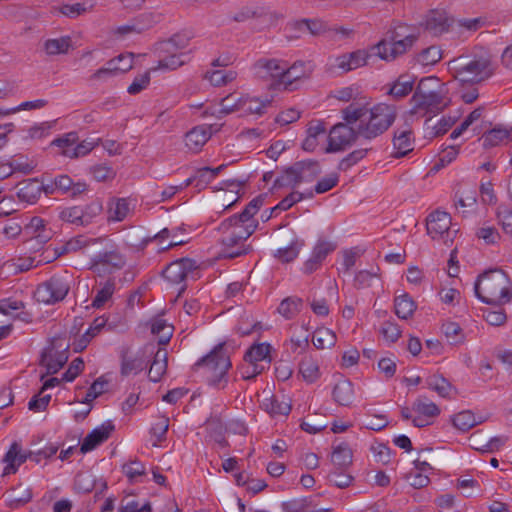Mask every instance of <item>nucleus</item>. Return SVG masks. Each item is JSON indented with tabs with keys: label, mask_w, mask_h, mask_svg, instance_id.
<instances>
[{
	"label": "nucleus",
	"mask_w": 512,
	"mask_h": 512,
	"mask_svg": "<svg viewBox=\"0 0 512 512\" xmlns=\"http://www.w3.org/2000/svg\"><path fill=\"white\" fill-rule=\"evenodd\" d=\"M114 430V425L109 423L103 424L100 427L93 429L84 439L81 444L80 450L82 453L89 452L95 449L98 445L106 441L111 432Z\"/></svg>",
	"instance_id": "f3484780"
},
{
	"label": "nucleus",
	"mask_w": 512,
	"mask_h": 512,
	"mask_svg": "<svg viewBox=\"0 0 512 512\" xmlns=\"http://www.w3.org/2000/svg\"><path fill=\"white\" fill-rule=\"evenodd\" d=\"M474 291L482 302L489 305L501 306L512 300V282L501 269H491L480 275Z\"/></svg>",
	"instance_id": "39448f33"
},
{
	"label": "nucleus",
	"mask_w": 512,
	"mask_h": 512,
	"mask_svg": "<svg viewBox=\"0 0 512 512\" xmlns=\"http://www.w3.org/2000/svg\"><path fill=\"white\" fill-rule=\"evenodd\" d=\"M410 103L411 116L425 117L443 111L449 104V98L440 80L431 76L419 81Z\"/></svg>",
	"instance_id": "7ed1b4c3"
},
{
	"label": "nucleus",
	"mask_w": 512,
	"mask_h": 512,
	"mask_svg": "<svg viewBox=\"0 0 512 512\" xmlns=\"http://www.w3.org/2000/svg\"><path fill=\"white\" fill-rule=\"evenodd\" d=\"M178 231L181 232L182 229L181 228H176V229L164 228L157 234L144 238L142 241V247H145L149 242H153V241L157 242L159 246H163L164 242L167 239L175 238V236H177Z\"/></svg>",
	"instance_id": "680f3d73"
},
{
	"label": "nucleus",
	"mask_w": 512,
	"mask_h": 512,
	"mask_svg": "<svg viewBox=\"0 0 512 512\" xmlns=\"http://www.w3.org/2000/svg\"><path fill=\"white\" fill-rule=\"evenodd\" d=\"M43 191V184L37 179H28L20 183L17 196L21 201L35 203Z\"/></svg>",
	"instance_id": "412c9836"
},
{
	"label": "nucleus",
	"mask_w": 512,
	"mask_h": 512,
	"mask_svg": "<svg viewBox=\"0 0 512 512\" xmlns=\"http://www.w3.org/2000/svg\"><path fill=\"white\" fill-rule=\"evenodd\" d=\"M426 384L429 389L435 391L443 398L450 397L451 392L454 390L453 385L440 374H433L427 377Z\"/></svg>",
	"instance_id": "7c9ffc66"
},
{
	"label": "nucleus",
	"mask_w": 512,
	"mask_h": 512,
	"mask_svg": "<svg viewBox=\"0 0 512 512\" xmlns=\"http://www.w3.org/2000/svg\"><path fill=\"white\" fill-rule=\"evenodd\" d=\"M158 53L159 62L158 66L151 68V71L156 70H175L181 67L184 64V61L181 57L184 55L179 52H170V53Z\"/></svg>",
	"instance_id": "473e14b6"
},
{
	"label": "nucleus",
	"mask_w": 512,
	"mask_h": 512,
	"mask_svg": "<svg viewBox=\"0 0 512 512\" xmlns=\"http://www.w3.org/2000/svg\"><path fill=\"white\" fill-rule=\"evenodd\" d=\"M257 225L258 223L255 222L247 225L232 224L229 222V218L223 221L220 226V230L224 233L221 239L223 245L221 256L233 259L247 254L248 249L244 247L243 242L254 233Z\"/></svg>",
	"instance_id": "0eeeda50"
},
{
	"label": "nucleus",
	"mask_w": 512,
	"mask_h": 512,
	"mask_svg": "<svg viewBox=\"0 0 512 512\" xmlns=\"http://www.w3.org/2000/svg\"><path fill=\"white\" fill-rule=\"evenodd\" d=\"M71 46V38L69 36H64L46 40L44 43V50L47 55L55 56L59 54H66Z\"/></svg>",
	"instance_id": "c9c22d12"
},
{
	"label": "nucleus",
	"mask_w": 512,
	"mask_h": 512,
	"mask_svg": "<svg viewBox=\"0 0 512 512\" xmlns=\"http://www.w3.org/2000/svg\"><path fill=\"white\" fill-rule=\"evenodd\" d=\"M333 397L340 405H350L354 398L353 384L347 379L339 381L333 389Z\"/></svg>",
	"instance_id": "c756f323"
},
{
	"label": "nucleus",
	"mask_w": 512,
	"mask_h": 512,
	"mask_svg": "<svg viewBox=\"0 0 512 512\" xmlns=\"http://www.w3.org/2000/svg\"><path fill=\"white\" fill-rule=\"evenodd\" d=\"M349 106L353 122L357 124L358 134L365 140H372L385 133L396 119V109L386 103L372 107L359 103Z\"/></svg>",
	"instance_id": "f257e3e1"
},
{
	"label": "nucleus",
	"mask_w": 512,
	"mask_h": 512,
	"mask_svg": "<svg viewBox=\"0 0 512 512\" xmlns=\"http://www.w3.org/2000/svg\"><path fill=\"white\" fill-rule=\"evenodd\" d=\"M239 105L241 113L245 115H262L265 112V109L271 105V100H262L258 97L245 95L242 96V100L240 101Z\"/></svg>",
	"instance_id": "393cba45"
},
{
	"label": "nucleus",
	"mask_w": 512,
	"mask_h": 512,
	"mask_svg": "<svg viewBox=\"0 0 512 512\" xmlns=\"http://www.w3.org/2000/svg\"><path fill=\"white\" fill-rule=\"evenodd\" d=\"M204 78L214 86H223L237 78V72L233 70H214L205 73Z\"/></svg>",
	"instance_id": "49530a36"
},
{
	"label": "nucleus",
	"mask_w": 512,
	"mask_h": 512,
	"mask_svg": "<svg viewBox=\"0 0 512 512\" xmlns=\"http://www.w3.org/2000/svg\"><path fill=\"white\" fill-rule=\"evenodd\" d=\"M210 129L205 126H197L186 133L185 145L186 147L196 153L201 150L204 144L210 138Z\"/></svg>",
	"instance_id": "4be33fe9"
},
{
	"label": "nucleus",
	"mask_w": 512,
	"mask_h": 512,
	"mask_svg": "<svg viewBox=\"0 0 512 512\" xmlns=\"http://www.w3.org/2000/svg\"><path fill=\"white\" fill-rule=\"evenodd\" d=\"M314 70L311 62L296 61L288 66L285 63L283 78L280 80L281 88L292 91L297 88L296 84L304 79H308Z\"/></svg>",
	"instance_id": "9b49d317"
},
{
	"label": "nucleus",
	"mask_w": 512,
	"mask_h": 512,
	"mask_svg": "<svg viewBox=\"0 0 512 512\" xmlns=\"http://www.w3.org/2000/svg\"><path fill=\"white\" fill-rule=\"evenodd\" d=\"M336 340L335 333L325 327L318 328L312 336L313 345L317 349L331 348L335 345Z\"/></svg>",
	"instance_id": "a19ab883"
},
{
	"label": "nucleus",
	"mask_w": 512,
	"mask_h": 512,
	"mask_svg": "<svg viewBox=\"0 0 512 512\" xmlns=\"http://www.w3.org/2000/svg\"><path fill=\"white\" fill-rule=\"evenodd\" d=\"M477 423L474 414L469 410L462 411L453 418V425L463 432L473 428Z\"/></svg>",
	"instance_id": "864d4df0"
},
{
	"label": "nucleus",
	"mask_w": 512,
	"mask_h": 512,
	"mask_svg": "<svg viewBox=\"0 0 512 512\" xmlns=\"http://www.w3.org/2000/svg\"><path fill=\"white\" fill-rule=\"evenodd\" d=\"M241 100L242 96H238L236 94H230L224 97L220 102V112L225 114L241 112L239 105Z\"/></svg>",
	"instance_id": "0e129e2a"
},
{
	"label": "nucleus",
	"mask_w": 512,
	"mask_h": 512,
	"mask_svg": "<svg viewBox=\"0 0 512 512\" xmlns=\"http://www.w3.org/2000/svg\"><path fill=\"white\" fill-rule=\"evenodd\" d=\"M144 368V361L141 357L133 355L129 352L122 354L121 374L128 376L130 374H137Z\"/></svg>",
	"instance_id": "58836bf2"
},
{
	"label": "nucleus",
	"mask_w": 512,
	"mask_h": 512,
	"mask_svg": "<svg viewBox=\"0 0 512 512\" xmlns=\"http://www.w3.org/2000/svg\"><path fill=\"white\" fill-rule=\"evenodd\" d=\"M196 367L204 370L205 377L210 386L224 389L228 383V370L231 367L230 357L224 344H218L208 355L200 359Z\"/></svg>",
	"instance_id": "423d86ee"
},
{
	"label": "nucleus",
	"mask_w": 512,
	"mask_h": 512,
	"mask_svg": "<svg viewBox=\"0 0 512 512\" xmlns=\"http://www.w3.org/2000/svg\"><path fill=\"white\" fill-rule=\"evenodd\" d=\"M271 346L266 343L256 344L251 346L244 355V361L254 364L268 360L270 361Z\"/></svg>",
	"instance_id": "ea45409f"
},
{
	"label": "nucleus",
	"mask_w": 512,
	"mask_h": 512,
	"mask_svg": "<svg viewBox=\"0 0 512 512\" xmlns=\"http://www.w3.org/2000/svg\"><path fill=\"white\" fill-rule=\"evenodd\" d=\"M414 80L408 75H401L389 89V94L396 99H401L413 90Z\"/></svg>",
	"instance_id": "4c0bfd02"
},
{
	"label": "nucleus",
	"mask_w": 512,
	"mask_h": 512,
	"mask_svg": "<svg viewBox=\"0 0 512 512\" xmlns=\"http://www.w3.org/2000/svg\"><path fill=\"white\" fill-rule=\"evenodd\" d=\"M453 20L444 10H430L420 22L419 26L432 36H440L448 32Z\"/></svg>",
	"instance_id": "ddd939ff"
},
{
	"label": "nucleus",
	"mask_w": 512,
	"mask_h": 512,
	"mask_svg": "<svg viewBox=\"0 0 512 512\" xmlns=\"http://www.w3.org/2000/svg\"><path fill=\"white\" fill-rule=\"evenodd\" d=\"M413 139L412 132L410 130H397L393 138V146L395 152L393 156L396 158L405 156L407 153L413 150L412 147Z\"/></svg>",
	"instance_id": "a878e982"
},
{
	"label": "nucleus",
	"mask_w": 512,
	"mask_h": 512,
	"mask_svg": "<svg viewBox=\"0 0 512 512\" xmlns=\"http://www.w3.org/2000/svg\"><path fill=\"white\" fill-rule=\"evenodd\" d=\"M168 363V352L164 348H158L148 371V377L153 382L161 380L166 373Z\"/></svg>",
	"instance_id": "b1692460"
},
{
	"label": "nucleus",
	"mask_w": 512,
	"mask_h": 512,
	"mask_svg": "<svg viewBox=\"0 0 512 512\" xmlns=\"http://www.w3.org/2000/svg\"><path fill=\"white\" fill-rule=\"evenodd\" d=\"M442 58V53L439 47L430 46L423 49L417 56V61L422 65H434Z\"/></svg>",
	"instance_id": "5fc2aeb1"
},
{
	"label": "nucleus",
	"mask_w": 512,
	"mask_h": 512,
	"mask_svg": "<svg viewBox=\"0 0 512 512\" xmlns=\"http://www.w3.org/2000/svg\"><path fill=\"white\" fill-rule=\"evenodd\" d=\"M339 182V176L337 173H331L329 175H326L322 179H320L316 185L314 186V189H311L313 191V194H323L325 192H328L332 188H334Z\"/></svg>",
	"instance_id": "e2e57ef3"
},
{
	"label": "nucleus",
	"mask_w": 512,
	"mask_h": 512,
	"mask_svg": "<svg viewBox=\"0 0 512 512\" xmlns=\"http://www.w3.org/2000/svg\"><path fill=\"white\" fill-rule=\"evenodd\" d=\"M295 26L297 29H301L303 26H306L308 31L314 35H320L326 31L325 24L317 19L311 20V19H303L301 21H298L295 23Z\"/></svg>",
	"instance_id": "774afa93"
},
{
	"label": "nucleus",
	"mask_w": 512,
	"mask_h": 512,
	"mask_svg": "<svg viewBox=\"0 0 512 512\" xmlns=\"http://www.w3.org/2000/svg\"><path fill=\"white\" fill-rule=\"evenodd\" d=\"M117 61L114 62L109 60L104 67L98 69L95 71L91 77L90 80L92 81H107L110 78L118 76L117 67H116Z\"/></svg>",
	"instance_id": "13d9d810"
},
{
	"label": "nucleus",
	"mask_w": 512,
	"mask_h": 512,
	"mask_svg": "<svg viewBox=\"0 0 512 512\" xmlns=\"http://www.w3.org/2000/svg\"><path fill=\"white\" fill-rule=\"evenodd\" d=\"M496 217L503 231L507 234H512V209L507 205L501 204L497 207Z\"/></svg>",
	"instance_id": "4d7b16f0"
},
{
	"label": "nucleus",
	"mask_w": 512,
	"mask_h": 512,
	"mask_svg": "<svg viewBox=\"0 0 512 512\" xmlns=\"http://www.w3.org/2000/svg\"><path fill=\"white\" fill-rule=\"evenodd\" d=\"M302 245L303 244L299 241H293L288 247L279 248L275 253V257L278 258L281 262H290L298 256L300 247Z\"/></svg>",
	"instance_id": "bf43d9fd"
},
{
	"label": "nucleus",
	"mask_w": 512,
	"mask_h": 512,
	"mask_svg": "<svg viewBox=\"0 0 512 512\" xmlns=\"http://www.w3.org/2000/svg\"><path fill=\"white\" fill-rule=\"evenodd\" d=\"M394 308L396 315L406 320L413 315L416 305L408 294H403L395 298Z\"/></svg>",
	"instance_id": "37998d69"
},
{
	"label": "nucleus",
	"mask_w": 512,
	"mask_h": 512,
	"mask_svg": "<svg viewBox=\"0 0 512 512\" xmlns=\"http://www.w3.org/2000/svg\"><path fill=\"white\" fill-rule=\"evenodd\" d=\"M59 218L65 222L86 226L90 223V217L87 216L80 207L74 206L63 209L59 213Z\"/></svg>",
	"instance_id": "2f4dec72"
},
{
	"label": "nucleus",
	"mask_w": 512,
	"mask_h": 512,
	"mask_svg": "<svg viewBox=\"0 0 512 512\" xmlns=\"http://www.w3.org/2000/svg\"><path fill=\"white\" fill-rule=\"evenodd\" d=\"M449 70L461 84H479L494 74L496 63L487 49L477 48L471 54L451 60Z\"/></svg>",
	"instance_id": "f03ea898"
},
{
	"label": "nucleus",
	"mask_w": 512,
	"mask_h": 512,
	"mask_svg": "<svg viewBox=\"0 0 512 512\" xmlns=\"http://www.w3.org/2000/svg\"><path fill=\"white\" fill-rule=\"evenodd\" d=\"M510 137V132L506 129L494 128L483 135V146L495 147L504 141H507Z\"/></svg>",
	"instance_id": "09e8293b"
},
{
	"label": "nucleus",
	"mask_w": 512,
	"mask_h": 512,
	"mask_svg": "<svg viewBox=\"0 0 512 512\" xmlns=\"http://www.w3.org/2000/svg\"><path fill=\"white\" fill-rule=\"evenodd\" d=\"M151 332L158 337L159 345H166L172 337L173 327L164 319H155L151 324Z\"/></svg>",
	"instance_id": "c03bdc74"
},
{
	"label": "nucleus",
	"mask_w": 512,
	"mask_h": 512,
	"mask_svg": "<svg viewBox=\"0 0 512 512\" xmlns=\"http://www.w3.org/2000/svg\"><path fill=\"white\" fill-rule=\"evenodd\" d=\"M130 213V205L127 199H112L109 203L108 219L112 221H123Z\"/></svg>",
	"instance_id": "72a5a7b5"
},
{
	"label": "nucleus",
	"mask_w": 512,
	"mask_h": 512,
	"mask_svg": "<svg viewBox=\"0 0 512 512\" xmlns=\"http://www.w3.org/2000/svg\"><path fill=\"white\" fill-rule=\"evenodd\" d=\"M93 178L99 182L113 180L116 176L114 169L106 164H98L90 169Z\"/></svg>",
	"instance_id": "052dcab7"
},
{
	"label": "nucleus",
	"mask_w": 512,
	"mask_h": 512,
	"mask_svg": "<svg viewBox=\"0 0 512 512\" xmlns=\"http://www.w3.org/2000/svg\"><path fill=\"white\" fill-rule=\"evenodd\" d=\"M451 226V216L449 213L444 211H434L427 219V232L431 237L437 238L442 237L444 234L449 235Z\"/></svg>",
	"instance_id": "dca6fc26"
},
{
	"label": "nucleus",
	"mask_w": 512,
	"mask_h": 512,
	"mask_svg": "<svg viewBox=\"0 0 512 512\" xmlns=\"http://www.w3.org/2000/svg\"><path fill=\"white\" fill-rule=\"evenodd\" d=\"M285 63L278 59H259L254 64V69L259 76L272 78L274 85L281 88L280 80L283 78Z\"/></svg>",
	"instance_id": "2eb2a0df"
},
{
	"label": "nucleus",
	"mask_w": 512,
	"mask_h": 512,
	"mask_svg": "<svg viewBox=\"0 0 512 512\" xmlns=\"http://www.w3.org/2000/svg\"><path fill=\"white\" fill-rule=\"evenodd\" d=\"M262 205L263 199L261 197L254 198L240 214L231 216L229 222L239 225H247L254 222L251 218L258 212ZM255 223L257 222L255 221Z\"/></svg>",
	"instance_id": "c85d7f7f"
},
{
	"label": "nucleus",
	"mask_w": 512,
	"mask_h": 512,
	"mask_svg": "<svg viewBox=\"0 0 512 512\" xmlns=\"http://www.w3.org/2000/svg\"><path fill=\"white\" fill-rule=\"evenodd\" d=\"M322 173L319 162L314 160H302L293 163L282 170L276 179L280 187H299L303 184L313 183Z\"/></svg>",
	"instance_id": "6e6552de"
},
{
	"label": "nucleus",
	"mask_w": 512,
	"mask_h": 512,
	"mask_svg": "<svg viewBox=\"0 0 512 512\" xmlns=\"http://www.w3.org/2000/svg\"><path fill=\"white\" fill-rule=\"evenodd\" d=\"M347 56L351 70H355L365 66L368 63V59L370 58L371 54L366 50L360 49L347 53Z\"/></svg>",
	"instance_id": "69168bd1"
},
{
	"label": "nucleus",
	"mask_w": 512,
	"mask_h": 512,
	"mask_svg": "<svg viewBox=\"0 0 512 512\" xmlns=\"http://www.w3.org/2000/svg\"><path fill=\"white\" fill-rule=\"evenodd\" d=\"M191 38L192 36L186 32L175 34L170 39L158 43L156 51L160 54L179 52L189 45Z\"/></svg>",
	"instance_id": "5701e85b"
},
{
	"label": "nucleus",
	"mask_w": 512,
	"mask_h": 512,
	"mask_svg": "<svg viewBox=\"0 0 512 512\" xmlns=\"http://www.w3.org/2000/svg\"><path fill=\"white\" fill-rule=\"evenodd\" d=\"M261 407L271 416H287L291 411V404L284 395H270L262 400Z\"/></svg>",
	"instance_id": "a211bd4d"
},
{
	"label": "nucleus",
	"mask_w": 512,
	"mask_h": 512,
	"mask_svg": "<svg viewBox=\"0 0 512 512\" xmlns=\"http://www.w3.org/2000/svg\"><path fill=\"white\" fill-rule=\"evenodd\" d=\"M349 106L342 110L343 123H338L332 127L329 133L328 152L343 150L356 142L361 136L358 134L357 124L353 122Z\"/></svg>",
	"instance_id": "1a4fd4ad"
},
{
	"label": "nucleus",
	"mask_w": 512,
	"mask_h": 512,
	"mask_svg": "<svg viewBox=\"0 0 512 512\" xmlns=\"http://www.w3.org/2000/svg\"><path fill=\"white\" fill-rule=\"evenodd\" d=\"M124 265L123 255L116 250L98 252L90 259V269L95 272L106 269H121Z\"/></svg>",
	"instance_id": "4468645a"
},
{
	"label": "nucleus",
	"mask_w": 512,
	"mask_h": 512,
	"mask_svg": "<svg viewBox=\"0 0 512 512\" xmlns=\"http://www.w3.org/2000/svg\"><path fill=\"white\" fill-rule=\"evenodd\" d=\"M196 270L194 260L182 258L170 263L163 271V277L172 284H180L189 277L195 278Z\"/></svg>",
	"instance_id": "f8f14e48"
},
{
	"label": "nucleus",
	"mask_w": 512,
	"mask_h": 512,
	"mask_svg": "<svg viewBox=\"0 0 512 512\" xmlns=\"http://www.w3.org/2000/svg\"><path fill=\"white\" fill-rule=\"evenodd\" d=\"M380 333L383 335V337L387 341H389L391 343L396 342L399 339V337L401 336V330H400L399 326L396 323L391 322V321L383 322L381 329H380Z\"/></svg>",
	"instance_id": "338daca9"
},
{
	"label": "nucleus",
	"mask_w": 512,
	"mask_h": 512,
	"mask_svg": "<svg viewBox=\"0 0 512 512\" xmlns=\"http://www.w3.org/2000/svg\"><path fill=\"white\" fill-rule=\"evenodd\" d=\"M28 459V453L23 452L21 446L14 442L4 456L3 461L6 463L3 474H14L18 467Z\"/></svg>",
	"instance_id": "6ab92c4d"
},
{
	"label": "nucleus",
	"mask_w": 512,
	"mask_h": 512,
	"mask_svg": "<svg viewBox=\"0 0 512 512\" xmlns=\"http://www.w3.org/2000/svg\"><path fill=\"white\" fill-rule=\"evenodd\" d=\"M70 290V283L66 277L54 276L40 284L34 296L38 302L54 304L62 301Z\"/></svg>",
	"instance_id": "9d476101"
},
{
	"label": "nucleus",
	"mask_w": 512,
	"mask_h": 512,
	"mask_svg": "<svg viewBox=\"0 0 512 512\" xmlns=\"http://www.w3.org/2000/svg\"><path fill=\"white\" fill-rule=\"evenodd\" d=\"M262 205L263 199L261 197L254 198L240 214L231 216L229 222L239 225H247L254 222L251 218L258 212ZM255 223L257 222L255 221Z\"/></svg>",
	"instance_id": "cd10ccee"
},
{
	"label": "nucleus",
	"mask_w": 512,
	"mask_h": 512,
	"mask_svg": "<svg viewBox=\"0 0 512 512\" xmlns=\"http://www.w3.org/2000/svg\"><path fill=\"white\" fill-rule=\"evenodd\" d=\"M104 242L103 238H86L84 236H78L69 240L63 247L62 253L76 252L78 250H84L87 253H92L97 250V246Z\"/></svg>",
	"instance_id": "aec40b11"
},
{
	"label": "nucleus",
	"mask_w": 512,
	"mask_h": 512,
	"mask_svg": "<svg viewBox=\"0 0 512 512\" xmlns=\"http://www.w3.org/2000/svg\"><path fill=\"white\" fill-rule=\"evenodd\" d=\"M325 71L330 74L347 73L351 71L347 53L329 57L325 65Z\"/></svg>",
	"instance_id": "a18cd8bd"
},
{
	"label": "nucleus",
	"mask_w": 512,
	"mask_h": 512,
	"mask_svg": "<svg viewBox=\"0 0 512 512\" xmlns=\"http://www.w3.org/2000/svg\"><path fill=\"white\" fill-rule=\"evenodd\" d=\"M302 305L300 298L287 297L280 303L278 312L286 319H292L300 312Z\"/></svg>",
	"instance_id": "de8ad7c7"
},
{
	"label": "nucleus",
	"mask_w": 512,
	"mask_h": 512,
	"mask_svg": "<svg viewBox=\"0 0 512 512\" xmlns=\"http://www.w3.org/2000/svg\"><path fill=\"white\" fill-rule=\"evenodd\" d=\"M412 410L421 416H424L430 420L437 417L440 414L439 407L429 401L426 397L417 398L412 404Z\"/></svg>",
	"instance_id": "e433bc0d"
},
{
	"label": "nucleus",
	"mask_w": 512,
	"mask_h": 512,
	"mask_svg": "<svg viewBox=\"0 0 512 512\" xmlns=\"http://www.w3.org/2000/svg\"><path fill=\"white\" fill-rule=\"evenodd\" d=\"M352 450L346 443H341L334 447L332 453V462L339 469L348 467L352 463Z\"/></svg>",
	"instance_id": "79ce46f5"
},
{
	"label": "nucleus",
	"mask_w": 512,
	"mask_h": 512,
	"mask_svg": "<svg viewBox=\"0 0 512 512\" xmlns=\"http://www.w3.org/2000/svg\"><path fill=\"white\" fill-rule=\"evenodd\" d=\"M419 38L416 27L398 23L386 33V37L374 45L371 50L375 55L385 61H393L412 49Z\"/></svg>",
	"instance_id": "20e7f679"
},
{
	"label": "nucleus",
	"mask_w": 512,
	"mask_h": 512,
	"mask_svg": "<svg viewBox=\"0 0 512 512\" xmlns=\"http://www.w3.org/2000/svg\"><path fill=\"white\" fill-rule=\"evenodd\" d=\"M169 428V419L165 416H160L151 427V434L155 437L153 446H158L160 442L165 439L166 433Z\"/></svg>",
	"instance_id": "6e6d98bb"
},
{
	"label": "nucleus",
	"mask_w": 512,
	"mask_h": 512,
	"mask_svg": "<svg viewBox=\"0 0 512 512\" xmlns=\"http://www.w3.org/2000/svg\"><path fill=\"white\" fill-rule=\"evenodd\" d=\"M312 197H313L312 190H307L305 193H301L298 191L291 192L284 199H282L274 208L271 209V214L278 209L282 210V211L288 210L295 203L301 201L303 198H312Z\"/></svg>",
	"instance_id": "8fccbe9b"
},
{
	"label": "nucleus",
	"mask_w": 512,
	"mask_h": 512,
	"mask_svg": "<svg viewBox=\"0 0 512 512\" xmlns=\"http://www.w3.org/2000/svg\"><path fill=\"white\" fill-rule=\"evenodd\" d=\"M68 356L65 351L55 352L52 350L44 352L41 357V364L47 369V374L57 373L67 362Z\"/></svg>",
	"instance_id": "bb28decb"
},
{
	"label": "nucleus",
	"mask_w": 512,
	"mask_h": 512,
	"mask_svg": "<svg viewBox=\"0 0 512 512\" xmlns=\"http://www.w3.org/2000/svg\"><path fill=\"white\" fill-rule=\"evenodd\" d=\"M442 330L447 341L452 345L460 344L465 339L463 330L458 323L447 322L443 324Z\"/></svg>",
	"instance_id": "3c124183"
},
{
	"label": "nucleus",
	"mask_w": 512,
	"mask_h": 512,
	"mask_svg": "<svg viewBox=\"0 0 512 512\" xmlns=\"http://www.w3.org/2000/svg\"><path fill=\"white\" fill-rule=\"evenodd\" d=\"M299 373L306 382H315L320 377L318 362L310 356H305L299 364Z\"/></svg>",
	"instance_id": "f704fd0d"
},
{
	"label": "nucleus",
	"mask_w": 512,
	"mask_h": 512,
	"mask_svg": "<svg viewBox=\"0 0 512 512\" xmlns=\"http://www.w3.org/2000/svg\"><path fill=\"white\" fill-rule=\"evenodd\" d=\"M115 291V283L112 280H107L103 286L98 290L96 296L92 301L94 308H101L112 297Z\"/></svg>",
	"instance_id": "603ef678"
}]
</instances>
